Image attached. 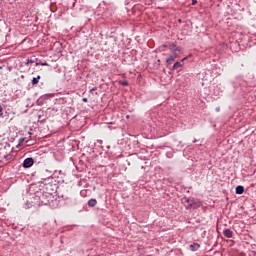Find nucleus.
Masks as SVG:
<instances>
[{
    "mask_svg": "<svg viewBox=\"0 0 256 256\" xmlns=\"http://www.w3.org/2000/svg\"><path fill=\"white\" fill-rule=\"evenodd\" d=\"M53 184L46 185V192L39 191L35 193L34 200L36 201L37 205H49V201L53 195Z\"/></svg>",
    "mask_w": 256,
    "mask_h": 256,
    "instance_id": "nucleus-1",
    "label": "nucleus"
},
{
    "mask_svg": "<svg viewBox=\"0 0 256 256\" xmlns=\"http://www.w3.org/2000/svg\"><path fill=\"white\" fill-rule=\"evenodd\" d=\"M35 164V160L31 157L29 158H26L24 161H23V167L24 169H29L31 167H33V165Z\"/></svg>",
    "mask_w": 256,
    "mask_h": 256,
    "instance_id": "nucleus-2",
    "label": "nucleus"
},
{
    "mask_svg": "<svg viewBox=\"0 0 256 256\" xmlns=\"http://www.w3.org/2000/svg\"><path fill=\"white\" fill-rule=\"evenodd\" d=\"M223 235L224 237H226L227 239H231V237H233V231H231V229L227 228L223 231Z\"/></svg>",
    "mask_w": 256,
    "mask_h": 256,
    "instance_id": "nucleus-3",
    "label": "nucleus"
},
{
    "mask_svg": "<svg viewBox=\"0 0 256 256\" xmlns=\"http://www.w3.org/2000/svg\"><path fill=\"white\" fill-rule=\"evenodd\" d=\"M245 193V187L238 185L236 187V195H243Z\"/></svg>",
    "mask_w": 256,
    "mask_h": 256,
    "instance_id": "nucleus-4",
    "label": "nucleus"
},
{
    "mask_svg": "<svg viewBox=\"0 0 256 256\" xmlns=\"http://www.w3.org/2000/svg\"><path fill=\"white\" fill-rule=\"evenodd\" d=\"M170 50L172 51V53H176V51H181V47L177 46L176 43H172Z\"/></svg>",
    "mask_w": 256,
    "mask_h": 256,
    "instance_id": "nucleus-5",
    "label": "nucleus"
},
{
    "mask_svg": "<svg viewBox=\"0 0 256 256\" xmlns=\"http://www.w3.org/2000/svg\"><path fill=\"white\" fill-rule=\"evenodd\" d=\"M201 245L199 243H193L190 245V251H199Z\"/></svg>",
    "mask_w": 256,
    "mask_h": 256,
    "instance_id": "nucleus-6",
    "label": "nucleus"
},
{
    "mask_svg": "<svg viewBox=\"0 0 256 256\" xmlns=\"http://www.w3.org/2000/svg\"><path fill=\"white\" fill-rule=\"evenodd\" d=\"M175 59H177V53H173V55H170V56L166 59V63H171V61H175Z\"/></svg>",
    "mask_w": 256,
    "mask_h": 256,
    "instance_id": "nucleus-7",
    "label": "nucleus"
},
{
    "mask_svg": "<svg viewBox=\"0 0 256 256\" xmlns=\"http://www.w3.org/2000/svg\"><path fill=\"white\" fill-rule=\"evenodd\" d=\"M95 205H97V199L92 198L88 201V207H95Z\"/></svg>",
    "mask_w": 256,
    "mask_h": 256,
    "instance_id": "nucleus-8",
    "label": "nucleus"
},
{
    "mask_svg": "<svg viewBox=\"0 0 256 256\" xmlns=\"http://www.w3.org/2000/svg\"><path fill=\"white\" fill-rule=\"evenodd\" d=\"M186 203H189L187 209H191L193 207V198H184Z\"/></svg>",
    "mask_w": 256,
    "mask_h": 256,
    "instance_id": "nucleus-9",
    "label": "nucleus"
},
{
    "mask_svg": "<svg viewBox=\"0 0 256 256\" xmlns=\"http://www.w3.org/2000/svg\"><path fill=\"white\" fill-rule=\"evenodd\" d=\"M39 79H41L40 75H38L37 77H34L32 79V85H38L39 84Z\"/></svg>",
    "mask_w": 256,
    "mask_h": 256,
    "instance_id": "nucleus-10",
    "label": "nucleus"
},
{
    "mask_svg": "<svg viewBox=\"0 0 256 256\" xmlns=\"http://www.w3.org/2000/svg\"><path fill=\"white\" fill-rule=\"evenodd\" d=\"M180 67H183V64L181 62H176L174 65H173V69H180Z\"/></svg>",
    "mask_w": 256,
    "mask_h": 256,
    "instance_id": "nucleus-11",
    "label": "nucleus"
},
{
    "mask_svg": "<svg viewBox=\"0 0 256 256\" xmlns=\"http://www.w3.org/2000/svg\"><path fill=\"white\" fill-rule=\"evenodd\" d=\"M42 65L43 67H49V63L47 62H36V67Z\"/></svg>",
    "mask_w": 256,
    "mask_h": 256,
    "instance_id": "nucleus-12",
    "label": "nucleus"
},
{
    "mask_svg": "<svg viewBox=\"0 0 256 256\" xmlns=\"http://www.w3.org/2000/svg\"><path fill=\"white\" fill-rule=\"evenodd\" d=\"M120 84L123 86V87H127L129 85V82H127L126 80L120 82Z\"/></svg>",
    "mask_w": 256,
    "mask_h": 256,
    "instance_id": "nucleus-13",
    "label": "nucleus"
},
{
    "mask_svg": "<svg viewBox=\"0 0 256 256\" xmlns=\"http://www.w3.org/2000/svg\"><path fill=\"white\" fill-rule=\"evenodd\" d=\"M31 63H35V60H33V59H27L26 65H29V64H31Z\"/></svg>",
    "mask_w": 256,
    "mask_h": 256,
    "instance_id": "nucleus-14",
    "label": "nucleus"
},
{
    "mask_svg": "<svg viewBox=\"0 0 256 256\" xmlns=\"http://www.w3.org/2000/svg\"><path fill=\"white\" fill-rule=\"evenodd\" d=\"M3 116V106L0 105V117Z\"/></svg>",
    "mask_w": 256,
    "mask_h": 256,
    "instance_id": "nucleus-15",
    "label": "nucleus"
},
{
    "mask_svg": "<svg viewBox=\"0 0 256 256\" xmlns=\"http://www.w3.org/2000/svg\"><path fill=\"white\" fill-rule=\"evenodd\" d=\"M93 91H97V87L90 89V93H93Z\"/></svg>",
    "mask_w": 256,
    "mask_h": 256,
    "instance_id": "nucleus-16",
    "label": "nucleus"
},
{
    "mask_svg": "<svg viewBox=\"0 0 256 256\" xmlns=\"http://www.w3.org/2000/svg\"><path fill=\"white\" fill-rule=\"evenodd\" d=\"M38 121H40L41 123H43V121H45V118H38Z\"/></svg>",
    "mask_w": 256,
    "mask_h": 256,
    "instance_id": "nucleus-17",
    "label": "nucleus"
},
{
    "mask_svg": "<svg viewBox=\"0 0 256 256\" xmlns=\"http://www.w3.org/2000/svg\"><path fill=\"white\" fill-rule=\"evenodd\" d=\"M192 5H197V0H192Z\"/></svg>",
    "mask_w": 256,
    "mask_h": 256,
    "instance_id": "nucleus-18",
    "label": "nucleus"
},
{
    "mask_svg": "<svg viewBox=\"0 0 256 256\" xmlns=\"http://www.w3.org/2000/svg\"><path fill=\"white\" fill-rule=\"evenodd\" d=\"M82 101H83L84 103H87L88 99H87V98H83Z\"/></svg>",
    "mask_w": 256,
    "mask_h": 256,
    "instance_id": "nucleus-19",
    "label": "nucleus"
},
{
    "mask_svg": "<svg viewBox=\"0 0 256 256\" xmlns=\"http://www.w3.org/2000/svg\"><path fill=\"white\" fill-rule=\"evenodd\" d=\"M186 60H187V57L183 58V59L181 60V63H183V61H186Z\"/></svg>",
    "mask_w": 256,
    "mask_h": 256,
    "instance_id": "nucleus-20",
    "label": "nucleus"
},
{
    "mask_svg": "<svg viewBox=\"0 0 256 256\" xmlns=\"http://www.w3.org/2000/svg\"><path fill=\"white\" fill-rule=\"evenodd\" d=\"M216 111H217V112H220V111H221V108L217 107V108H216Z\"/></svg>",
    "mask_w": 256,
    "mask_h": 256,
    "instance_id": "nucleus-21",
    "label": "nucleus"
},
{
    "mask_svg": "<svg viewBox=\"0 0 256 256\" xmlns=\"http://www.w3.org/2000/svg\"><path fill=\"white\" fill-rule=\"evenodd\" d=\"M193 143H197V139H194Z\"/></svg>",
    "mask_w": 256,
    "mask_h": 256,
    "instance_id": "nucleus-22",
    "label": "nucleus"
},
{
    "mask_svg": "<svg viewBox=\"0 0 256 256\" xmlns=\"http://www.w3.org/2000/svg\"><path fill=\"white\" fill-rule=\"evenodd\" d=\"M126 119H129V115L126 116Z\"/></svg>",
    "mask_w": 256,
    "mask_h": 256,
    "instance_id": "nucleus-23",
    "label": "nucleus"
},
{
    "mask_svg": "<svg viewBox=\"0 0 256 256\" xmlns=\"http://www.w3.org/2000/svg\"><path fill=\"white\" fill-rule=\"evenodd\" d=\"M73 7H75V2L73 3Z\"/></svg>",
    "mask_w": 256,
    "mask_h": 256,
    "instance_id": "nucleus-24",
    "label": "nucleus"
},
{
    "mask_svg": "<svg viewBox=\"0 0 256 256\" xmlns=\"http://www.w3.org/2000/svg\"><path fill=\"white\" fill-rule=\"evenodd\" d=\"M57 68V65L56 66H54V69H56Z\"/></svg>",
    "mask_w": 256,
    "mask_h": 256,
    "instance_id": "nucleus-25",
    "label": "nucleus"
},
{
    "mask_svg": "<svg viewBox=\"0 0 256 256\" xmlns=\"http://www.w3.org/2000/svg\"><path fill=\"white\" fill-rule=\"evenodd\" d=\"M163 47H167V45H163Z\"/></svg>",
    "mask_w": 256,
    "mask_h": 256,
    "instance_id": "nucleus-26",
    "label": "nucleus"
}]
</instances>
